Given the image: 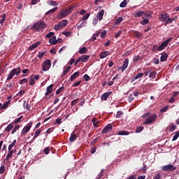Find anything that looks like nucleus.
Instances as JSON below:
<instances>
[{"mask_svg":"<svg viewBox=\"0 0 179 179\" xmlns=\"http://www.w3.org/2000/svg\"><path fill=\"white\" fill-rule=\"evenodd\" d=\"M76 8V5L73 4L72 6H69L66 10H62L59 15H57L58 19H64V17H66L69 13H72L73 9Z\"/></svg>","mask_w":179,"mask_h":179,"instance_id":"1","label":"nucleus"},{"mask_svg":"<svg viewBox=\"0 0 179 179\" xmlns=\"http://www.w3.org/2000/svg\"><path fill=\"white\" fill-rule=\"evenodd\" d=\"M45 27H47V24H45V22H44L42 20H40V21L37 22L36 24H34L31 27V29L35 30L36 31H43V30H44V29H45Z\"/></svg>","mask_w":179,"mask_h":179,"instance_id":"2","label":"nucleus"},{"mask_svg":"<svg viewBox=\"0 0 179 179\" xmlns=\"http://www.w3.org/2000/svg\"><path fill=\"white\" fill-rule=\"evenodd\" d=\"M159 19L161 22H164V26H167V24H170V23H173V20L174 18H170V16L167 13L161 14L159 16Z\"/></svg>","mask_w":179,"mask_h":179,"instance_id":"3","label":"nucleus"},{"mask_svg":"<svg viewBox=\"0 0 179 179\" xmlns=\"http://www.w3.org/2000/svg\"><path fill=\"white\" fill-rule=\"evenodd\" d=\"M21 71L22 69H20V67H17V69H13L11 70L10 72L7 75V80H10L13 79L15 75L18 76V75L20 74Z\"/></svg>","mask_w":179,"mask_h":179,"instance_id":"4","label":"nucleus"},{"mask_svg":"<svg viewBox=\"0 0 179 179\" xmlns=\"http://www.w3.org/2000/svg\"><path fill=\"white\" fill-rule=\"evenodd\" d=\"M171 40H173V38L170 37L168 39H166L165 41H164L157 48V51H163V50H164L166 48V47H167V45H169V43H170V41H171Z\"/></svg>","mask_w":179,"mask_h":179,"instance_id":"5","label":"nucleus"},{"mask_svg":"<svg viewBox=\"0 0 179 179\" xmlns=\"http://www.w3.org/2000/svg\"><path fill=\"white\" fill-rule=\"evenodd\" d=\"M157 118V115L156 114H152L151 115L150 117H148L145 122H143V124L145 125H148V124H152V122H155L156 121Z\"/></svg>","mask_w":179,"mask_h":179,"instance_id":"6","label":"nucleus"},{"mask_svg":"<svg viewBox=\"0 0 179 179\" xmlns=\"http://www.w3.org/2000/svg\"><path fill=\"white\" fill-rule=\"evenodd\" d=\"M51 68V60L46 59L43 63L42 64V71H44L45 72H47V71H49Z\"/></svg>","mask_w":179,"mask_h":179,"instance_id":"7","label":"nucleus"},{"mask_svg":"<svg viewBox=\"0 0 179 179\" xmlns=\"http://www.w3.org/2000/svg\"><path fill=\"white\" fill-rule=\"evenodd\" d=\"M162 170H163V171H174V170H177V166L171 164H168L162 166Z\"/></svg>","mask_w":179,"mask_h":179,"instance_id":"8","label":"nucleus"},{"mask_svg":"<svg viewBox=\"0 0 179 179\" xmlns=\"http://www.w3.org/2000/svg\"><path fill=\"white\" fill-rule=\"evenodd\" d=\"M33 125V122H30L28 123L22 129L21 132V135H26L29 133V131L31 129V126Z\"/></svg>","mask_w":179,"mask_h":179,"instance_id":"9","label":"nucleus"},{"mask_svg":"<svg viewBox=\"0 0 179 179\" xmlns=\"http://www.w3.org/2000/svg\"><path fill=\"white\" fill-rule=\"evenodd\" d=\"M113 131V124L111 123L107 124L101 131V134H108Z\"/></svg>","mask_w":179,"mask_h":179,"instance_id":"10","label":"nucleus"},{"mask_svg":"<svg viewBox=\"0 0 179 179\" xmlns=\"http://www.w3.org/2000/svg\"><path fill=\"white\" fill-rule=\"evenodd\" d=\"M111 94H113V92L111 91L105 92L102 96H101V100H103V101H107V99H108Z\"/></svg>","mask_w":179,"mask_h":179,"instance_id":"11","label":"nucleus"},{"mask_svg":"<svg viewBox=\"0 0 179 179\" xmlns=\"http://www.w3.org/2000/svg\"><path fill=\"white\" fill-rule=\"evenodd\" d=\"M80 76V73L79 71H76L71 76L69 80H71V82H73V80H76V79H78Z\"/></svg>","mask_w":179,"mask_h":179,"instance_id":"12","label":"nucleus"},{"mask_svg":"<svg viewBox=\"0 0 179 179\" xmlns=\"http://www.w3.org/2000/svg\"><path fill=\"white\" fill-rule=\"evenodd\" d=\"M129 64V59L126 58L123 62V65L122 67V72H124V71H125V69H127V68H128Z\"/></svg>","mask_w":179,"mask_h":179,"instance_id":"13","label":"nucleus"},{"mask_svg":"<svg viewBox=\"0 0 179 179\" xmlns=\"http://www.w3.org/2000/svg\"><path fill=\"white\" fill-rule=\"evenodd\" d=\"M40 44H41V42L40 41L36 42L35 43L32 44L31 46L29 47V51H33V50L37 48V47H38Z\"/></svg>","mask_w":179,"mask_h":179,"instance_id":"14","label":"nucleus"},{"mask_svg":"<svg viewBox=\"0 0 179 179\" xmlns=\"http://www.w3.org/2000/svg\"><path fill=\"white\" fill-rule=\"evenodd\" d=\"M110 55V52L108 51H103L100 53V59H104V58H106V57H108Z\"/></svg>","mask_w":179,"mask_h":179,"instance_id":"15","label":"nucleus"},{"mask_svg":"<svg viewBox=\"0 0 179 179\" xmlns=\"http://www.w3.org/2000/svg\"><path fill=\"white\" fill-rule=\"evenodd\" d=\"M145 11H136L134 13V17H141L142 16H144Z\"/></svg>","mask_w":179,"mask_h":179,"instance_id":"16","label":"nucleus"},{"mask_svg":"<svg viewBox=\"0 0 179 179\" xmlns=\"http://www.w3.org/2000/svg\"><path fill=\"white\" fill-rule=\"evenodd\" d=\"M13 153H15V150H8V152L6 155V160H9L11 157H13Z\"/></svg>","mask_w":179,"mask_h":179,"instance_id":"17","label":"nucleus"},{"mask_svg":"<svg viewBox=\"0 0 179 179\" xmlns=\"http://www.w3.org/2000/svg\"><path fill=\"white\" fill-rule=\"evenodd\" d=\"M103 16H104V10H101L99 13L96 15V18L101 22L103 20Z\"/></svg>","mask_w":179,"mask_h":179,"instance_id":"18","label":"nucleus"},{"mask_svg":"<svg viewBox=\"0 0 179 179\" xmlns=\"http://www.w3.org/2000/svg\"><path fill=\"white\" fill-rule=\"evenodd\" d=\"M52 87H54V84H51L46 88V93L45 94V96H48L52 92Z\"/></svg>","mask_w":179,"mask_h":179,"instance_id":"19","label":"nucleus"},{"mask_svg":"<svg viewBox=\"0 0 179 179\" xmlns=\"http://www.w3.org/2000/svg\"><path fill=\"white\" fill-rule=\"evenodd\" d=\"M49 43L52 44V45H55L58 43L57 40V36H54L51 38L49 39Z\"/></svg>","mask_w":179,"mask_h":179,"instance_id":"20","label":"nucleus"},{"mask_svg":"<svg viewBox=\"0 0 179 179\" xmlns=\"http://www.w3.org/2000/svg\"><path fill=\"white\" fill-rule=\"evenodd\" d=\"M92 121L94 128H99V127L100 126V121L96 118H93Z\"/></svg>","mask_w":179,"mask_h":179,"instance_id":"21","label":"nucleus"},{"mask_svg":"<svg viewBox=\"0 0 179 179\" xmlns=\"http://www.w3.org/2000/svg\"><path fill=\"white\" fill-rule=\"evenodd\" d=\"M76 139H78V136L76 135V134L72 133L69 138V142H71V143H72V142H75L76 141Z\"/></svg>","mask_w":179,"mask_h":179,"instance_id":"22","label":"nucleus"},{"mask_svg":"<svg viewBox=\"0 0 179 179\" xmlns=\"http://www.w3.org/2000/svg\"><path fill=\"white\" fill-rule=\"evenodd\" d=\"M71 66H68L66 69L63 71V73L62 74V78H63V76H65V75H66L71 71Z\"/></svg>","mask_w":179,"mask_h":179,"instance_id":"23","label":"nucleus"},{"mask_svg":"<svg viewBox=\"0 0 179 179\" xmlns=\"http://www.w3.org/2000/svg\"><path fill=\"white\" fill-rule=\"evenodd\" d=\"M167 58H169L167 53L162 54L160 57L161 62H164L167 61Z\"/></svg>","mask_w":179,"mask_h":179,"instance_id":"24","label":"nucleus"},{"mask_svg":"<svg viewBox=\"0 0 179 179\" xmlns=\"http://www.w3.org/2000/svg\"><path fill=\"white\" fill-rule=\"evenodd\" d=\"M13 124H14L13 122L9 124L7 126V127L6 128L5 131L6 132H9L10 131H11L13 129V127H14Z\"/></svg>","mask_w":179,"mask_h":179,"instance_id":"25","label":"nucleus"},{"mask_svg":"<svg viewBox=\"0 0 179 179\" xmlns=\"http://www.w3.org/2000/svg\"><path fill=\"white\" fill-rule=\"evenodd\" d=\"M80 58L81 59V62H87L89 60V56L87 55H82Z\"/></svg>","mask_w":179,"mask_h":179,"instance_id":"26","label":"nucleus"},{"mask_svg":"<svg viewBox=\"0 0 179 179\" xmlns=\"http://www.w3.org/2000/svg\"><path fill=\"white\" fill-rule=\"evenodd\" d=\"M78 52H79V54H86V52H87V48L83 47V48H80Z\"/></svg>","mask_w":179,"mask_h":179,"instance_id":"27","label":"nucleus"},{"mask_svg":"<svg viewBox=\"0 0 179 179\" xmlns=\"http://www.w3.org/2000/svg\"><path fill=\"white\" fill-rule=\"evenodd\" d=\"M143 20L141 22V24L143 26H146V24H148L149 23V19L143 17Z\"/></svg>","mask_w":179,"mask_h":179,"instance_id":"28","label":"nucleus"},{"mask_svg":"<svg viewBox=\"0 0 179 179\" xmlns=\"http://www.w3.org/2000/svg\"><path fill=\"white\" fill-rule=\"evenodd\" d=\"M86 24H87V22L83 21L81 24L78 25L77 27L78 30L82 29V27H86Z\"/></svg>","mask_w":179,"mask_h":179,"instance_id":"29","label":"nucleus"},{"mask_svg":"<svg viewBox=\"0 0 179 179\" xmlns=\"http://www.w3.org/2000/svg\"><path fill=\"white\" fill-rule=\"evenodd\" d=\"M117 135H122V136L129 135V131L122 130V131H118Z\"/></svg>","mask_w":179,"mask_h":179,"instance_id":"30","label":"nucleus"},{"mask_svg":"<svg viewBox=\"0 0 179 179\" xmlns=\"http://www.w3.org/2000/svg\"><path fill=\"white\" fill-rule=\"evenodd\" d=\"M15 145H16V140H14L11 144L8 145V150H13V148H15Z\"/></svg>","mask_w":179,"mask_h":179,"instance_id":"31","label":"nucleus"},{"mask_svg":"<svg viewBox=\"0 0 179 179\" xmlns=\"http://www.w3.org/2000/svg\"><path fill=\"white\" fill-rule=\"evenodd\" d=\"M149 78L150 79H155L156 78V71H151L149 74Z\"/></svg>","mask_w":179,"mask_h":179,"instance_id":"32","label":"nucleus"},{"mask_svg":"<svg viewBox=\"0 0 179 179\" xmlns=\"http://www.w3.org/2000/svg\"><path fill=\"white\" fill-rule=\"evenodd\" d=\"M59 24H60V26H62V27H65V26H66V24H68V20H63Z\"/></svg>","mask_w":179,"mask_h":179,"instance_id":"33","label":"nucleus"},{"mask_svg":"<svg viewBox=\"0 0 179 179\" xmlns=\"http://www.w3.org/2000/svg\"><path fill=\"white\" fill-rule=\"evenodd\" d=\"M41 134V129L36 130L34 136V139H36V138H38V135H40Z\"/></svg>","mask_w":179,"mask_h":179,"instance_id":"34","label":"nucleus"},{"mask_svg":"<svg viewBox=\"0 0 179 179\" xmlns=\"http://www.w3.org/2000/svg\"><path fill=\"white\" fill-rule=\"evenodd\" d=\"M5 173V161L3 162V164L0 167V174H3Z\"/></svg>","mask_w":179,"mask_h":179,"instance_id":"35","label":"nucleus"},{"mask_svg":"<svg viewBox=\"0 0 179 179\" xmlns=\"http://www.w3.org/2000/svg\"><path fill=\"white\" fill-rule=\"evenodd\" d=\"M45 54H47V52H46V51H44V52H38L37 57H38V58H39L40 59H41L44 57V55H45Z\"/></svg>","mask_w":179,"mask_h":179,"instance_id":"36","label":"nucleus"},{"mask_svg":"<svg viewBox=\"0 0 179 179\" xmlns=\"http://www.w3.org/2000/svg\"><path fill=\"white\" fill-rule=\"evenodd\" d=\"M9 104H10V101H8L6 103H4L1 107V110H4V108H7Z\"/></svg>","mask_w":179,"mask_h":179,"instance_id":"37","label":"nucleus"},{"mask_svg":"<svg viewBox=\"0 0 179 179\" xmlns=\"http://www.w3.org/2000/svg\"><path fill=\"white\" fill-rule=\"evenodd\" d=\"M36 83V80L33 78V76H31L29 78V85L31 86H34Z\"/></svg>","mask_w":179,"mask_h":179,"instance_id":"38","label":"nucleus"},{"mask_svg":"<svg viewBox=\"0 0 179 179\" xmlns=\"http://www.w3.org/2000/svg\"><path fill=\"white\" fill-rule=\"evenodd\" d=\"M127 1L128 0H124L123 1H122L120 4V8H125L127 4Z\"/></svg>","mask_w":179,"mask_h":179,"instance_id":"39","label":"nucleus"},{"mask_svg":"<svg viewBox=\"0 0 179 179\" xmlns=\"http://www.w3.org/2000/svg\"><path fill=\"white\" fill-rule=\"evenodd\" d=\"M57 10H58V7H55L52 9L48 10L46 13L47 15H50V13H54V12H55Z\"/></svg>","mask_w":179,"mask_h":179,"instance_id":"40","label":"nucleus"},{"mask_svg":"<svg viewBox=\"0 0 179 179\" xmlns=\"http://www.w3.org/2000/svg\"><path fill=\"white\" fill-rule=\"evenodd\" d=\"M23 118V116H20V117L15 119L13 123L14 124H19V122H20V121H22V119Z\"/></svg>","mask_w":179,"mask_h":179,"instance_id":"41","label":"nucleus"},{"mask_svg":"<svg viewBox=\"0 0 179 179\" xmlns=\"http://www.w3.org/2000/svg\"><path fill=\"white\" fill-rule=\"evenodd\" d=\"M124 20L122 17H119L117 19L115 20V24H120Z\"/></svg>","mask_w":179,"mask_h":179,"instance_id":"42","label":"nucleus"},{"mask_svg":"<svg viewBox=\"0 0 179 179\" xmlns=\"http://www.w3.org/2000/svg\"><path fill=\"white\" fill-rule=\"evenodd\" d=\"M122 115H124V112H122L121 110H119V111L117 112L115 117L116 118H120Z\"/></svg>","mask_w":179,"mask_h":179,"instance_id":"43","label":"nucleus"},{"mask_svg":"<svg viewBox=\"0 0 179 179\" xmlns=\"http://www.w3.org/2000/svg\"><path fill=\"white\" fill-rule=\"evenodd\" d=\"M176 128H177V125L173 124L169 128V132H174V131H176Z\"/></svg>","mask_w":179,"mask_h":179,"instance_id":"44","label":"nucleus"},{"mask_svg":"<svg viewBox=\"0 0 179 179\" xmlns=\"http://www.w3.org/2000/svg\"><path fill=\"white\" fill-rule=\"evenodd\" d=\"M143 129H144V127H142V126L138 127L136 128V132L137 134H139V132H142V131H143Z\"/></svg>","mask_w":179,"mask_h":179,"instance_id":"45","label":"nucleus"},{"mask_svg":"<svg viewBox=\"0 0 179 179\" xmlns=\"http://www.w3.org/2000/svg\"><path fill=\"white\" fill-rule=\"evenodd\" d=\"M143 76V73H140L137 74L134 78V80H136L137 79H140V78H142Z\"/></svg>","mask_w":179,"mask_h":179,"instance_id":"46","label":"nucleus"},{"mask_svg":"<svg viewBox=\"0 0 179 179\" xmlns=\"http://www.w3.org/2000/svg\"><path fill=\"white\" fill-rule=\"evenodd\" d=\"M64 87H61L56 91V94H61V93L64 92Z\"/></svg>","mask_w":179,"mask_h":179,"instance_id":"47","label":"nucleus"},{"mask_svg":"<svg viewBox=\"0 0 179 179\" xmlns=\"http://www.w3.org/2000/svg\"><path fill=\"white\" fill-rule=\"evenodd\" d=\"M19 128H20V126L16 125V126L13 128V129L12 130V132H11L12 135H13V134H15V133L17 131V129H19Z\"/></svg>","mask_w":179,"mask_h":179,"instance_id":"48","label":"nucleus"},{"mask_svg":"<svg viewBox=\"0 0 179 179\" xmlns=\"http://www.w3.org/2000/svg\"><path fill=\"white\" fill-rule=\"evenodd\" d=\"M169 106H166L164 108H162L160 109V113H166V111H167V110H169Z\"/></svg>","mask_w":179,"mask_h":179,"instance_id":"49","label":"nucleus"},{"mask_svg":"<svg viewBox=\"0 0 179 179\" xmlns=\"http://www.w3.org/2000/svg\"><path fill=\"white\" fill-rule=\"evenodd\" d=\"M90 17V13H87L86 15H84L81 20H87Z\"/></svg>","mask_w":179,"mask_h":179,"instance_id":"50","label":"nucleus"},{"mask_svg":"<svg viewBox=\"0 0 179 179\" xmlns=\"http://www.w3.org/2000/svg\"><path fill=\"white\" fill-rule=\"evenodd\" d=\"M107 34V31L103 30L101 33V38H106V35Z\"/></svg>","mask_w":179,"mask_h":179,"instance_id":"51","label":"nucleus"},{"mask_svg":"<svg viewBox=\"0 0 179 179\" xmlns=\"http://www.w3.org/2000/svg\"><path fill=\"white\" fill-rule=\"evenodd\" d=\"M178 136L179 132L176 133L172 139L173 142H174V141H177V139H178Z\"/></svg>","mask_w":179,"mask_h":179,"instance_id":"52","label":"nucleus"},{"mask_svg":"<svg viewBox=\"0 0 179 179\" xmlns=\"http://www.w3.org/2000/svg\"><path fill=\"white\" fill-rule=\"evenodd\" d=\"M152 13H153L152 11H149L148 13L145 12L144 16H145L146 17H150Z\"/></svg>","mask_w":179,"mask_h":179,"instance_id":"53","label":"nucleus"},{"mask_svg":"<svg viewBox=\"0 0 179 179\" xmlns=\"http://www.w3.org/2000/svg\"><path fill=\"white\" fill-rule=\"evenodd\" d=\"M61 29H62V27L60 24H58L55 27V30H56V31H58V30H61Z\"/></svg>","mask_w":179,"mask_h":179,"instance_id":"54","label":"nucleus"},{"mask_svg":"<svg viewBox=\"0 0 179 179\" xmlns=\"http://www.w3.org/2000/svg\"><path fill=\"white\" fill-rule=\"evenodd\" d=\"M122 34V31H121V30L118 31L115 34V38H118V37H120Z\"/></svg>","mask_w":179,"mask_h":179,"instance_id":"55","label":"nucleus"},{"mask_svg":"<svg viewBox=\"0 0 179 179\" xmlns=\"http://www.w3.org/2000/svg\"><path fill=\"white\" fill-rule=\"evenodd\" d=\"M78 103H79V99H74L71 101V106H73Z\"/></svg>","mask_w":179,"mask_h":179,"instance_id":"56","label":"nucleus"},{"mask_svg":"<svg viewBox=\"0 0 179 179\" xmlns=\"http://www.w3.org/2000/svg\"><path fill=\"white\" fill-rule=\"evenodd\" d=\"M80 83H82V81H80V80L75 82L74 84L73 85V87H78V86H79V85H80Z\"/></svg>","mask_w":179,"mask_h":179,"instance_id":"57","label":"nucleus"},{"mask_svg":"<svg viewBox=\"0 0 179 179\" xmlns=\"http://www.w3.org/2000/svg\"><path fill=\"white\" fill-rule=\"evenodd\" d=\"M54 32H50L46 35L47 38H51V37H54Z\"/></svg>","mask_w":179,"mask_h":179,"instance_id":"58","label":"nucleus"},{"mask_svg":"<svg viewBox=\"0 0 179 179\" xmlns=\"http://www.w3.org/2000/svg\"><path fill=\"white\" fill-rule=\"evenodd\" d=\"M85 82H89V80H90V76H89L87 74H85L84 76H83Z\"/></svg>","mask_w":179,"mask_h":179,"instance_id":"59","label":"nucleus"},{"mask_svg":"<svg viewBox=\"0 0 179 179\" xmlns=\"http://www.w3.org/2000/svg\"><path fill=\"white\" fill-rule=\"evenodd\" d=\"M25 93H26V91L22 90L20 92H18L17 96H19V97H22V96H23Z\"/></svg>","mask_w":179,"mask_h":179,"instance_id":"60","label":"nucleus"},{"mask_svg":"<svg viewBox=\"0 0 179 179\" xmlns=\"http://www.w3.org/2000/svg\"><path fill=\"white\" fill-rule=\"evenodd\" d=\"M150 114H152V113L148 112L146 113H144L141 117H142V118H146V117H149V115H150Z\"/></svg>","mask_w":179,"mask_h":179,"instance_id":"61","label":"nucleus"},{"mask_svg":"<svg viewBox=\"0 0 179 179\" xmlns=\"http://www.w3.org/2000/svg\"><path fill=\"white\" fill-rule=\"evenodd\" d=\"M134 97L132 96V95H129V97H128V101L129 103H132V101H134Z\"/></svg>","mask_w":179,"mask_h":179,"instance_id":"62","label":"nucleus"},{"mask_svg":"<svg viewBox=\"0 0 179 179\" xmlns=\"http://www.w3.org/2000/svg\"><path fill=\"white\" fill-rule=\"evenodd\" d=\"M27 82H28V80H27V78H24V79H22L21 81H20V85H23V83H27Z\"/></svg>","mask_w":179,"mask_h":179,"instance_id":"63","label":"nucleus"},{"mask_svg":"<svg viewBox=\"0 0 179 179\" xmlns=\"http://www.w3.org/2000/svg\"><path fill=\"white\" fill-rule=\"evenodd\" d=\"M162 177V175H160V173H157L153 179H160Z\"/></svg>","mask_w":179,"mask_h":179,"instance_id":"64","label":"nucleus"}]
</instances>
